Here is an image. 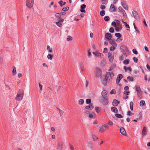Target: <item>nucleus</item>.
<instances>
[{
    "instance_id": "obj_1",
    "label": "nucleus",
    "mask_w": 150,
    "mask_h": 150,
    "mask_svg": "<svg viewBox=\"0 0 150 150\" xmlns=\"http://www.w3.org/2000/svg\"><path fill=\"white\" fill-rule=\"evenodd\" d=\"M94 72L95 75V77L96 78H97L101 76L102 74V71L100 68L96 67L95 69Z\"/></svg>"
},
{
    "instance_id": "obj_2",
    "label": "nucleus",
    "mask_w": 150,
    "mask_h": 150,
    "mask_svg": "<svg viewBox=\"0 0 150 150\" xmlns=\"http://www.w3.org/2000/svg\"><path fill=\"white\" fill-rule=\"evenodd\" d=\"M24 93V92L22 91L21 90L19 91L15 98L16 100L18 101L21 100L23 97Z\"/></svg>"
},
{
    "instance_id": "obj_3",
    "label": "nucleus",
    "mask_w": 150,
    "mask_h": 150,
    "mask_svg": "<svg viewBox=\"0 0 150 150\" xmlns=\"http://www.w3.org/2000/svg\"><path fill=\"white\" fill-rule=\"evenodd\" d=\"M33 0H26V4L27 7L29 8H32L33 5Z\"/></svg>"
},
{
    "instance_id": "obj_4",
    "label": "nucleus",
    "mask_w": 150,
    "mask_h": 150,
    "mask_svg": "<svg viewBox=\"0 0 150 150\" xmlns=\"http://www.w3.org/2000/svg\"><path fill=\"white\" fill-rule=\"evenodd\" d=\"M108 55L109 61L111 62H112L114 58L113 53L112 52H109Z\"/></svg>"
},
{
    "instance_id": "obj_5",
    "label": "nucleus",
    "mask_w": 150,
    "mask_h": 150,
    "mask_svg": "<svg viewBox=\"0 0 150 150\" xmlns=\"http://www.w3.org/2000/svg\"><path fill=\"white\" fill-rule=\"evenodd\" d=\"M118 11L119 12H121L122 13L123 15V16L124 17H127V14L125 13V10H124L122 7L121 6H120L118 7Z\"/></svg>"
},
{
    "instance_id": "obj_6",
    "label": "nucleus",
    "mask_w": 150,
    "mask_h": 150,
    "mask_svg": "<svg viewBox=\"0 0 150 150\" xmlns=\"http://www.w3.org/2000/svg\"><path fill=\"white\" fill-rule=\"evenodd\" d=\"M111 74L110 72H107L106 74L105 79L108 82L111 81L112 79Z\"/></svg>"
},
{
    "instance_id": "obj_7",
    "label": "nucleus",
    "mask_w": 150,
    "mask_h": 150,
    "mask_svg": "<svg viewBox=\"0 0 150 150\" xmlns=\"http://www.w3.org/2000/svg\"><path fill=\"white\" fill-rule=\"evenodd\" d=\"M64 21V20L62 18L60 19L59 21L56 23L57 25L59 27H62V23Z\"/></svg>"
},
{
    "instance_id": "obj_8",
    "label": "nucleus",
    "mask_w": 150,
    "mask_h": 150,
    "mask_svg": "<svg viewBox=\"0 0 150 150\" xmlns=\"http://www.w3.org/2000/svg\"><path fill=\"white\" fill-rule=\"evenodd\" d=\"M93 54L98 57L102 58L103 56V55L102 53H100L97 52H93Z\"/></svg>"
},
{
    "instance_id": "obj_9",
    "label": "nucleus",
    "mask_w": 150,
    "mask_h": 150,
    "mask_svg": "<svg viewBox=\"0 0 150 150\" xmlns=\"http://www.w3.org/2000/svg\"><path fill=\"white\" fill-rule=\"evenodd\" d=\"M147 133L146 128L145 126H144L142 131V134L143 136H145L146 135Z\"/></svg>"
},
{
    "instance_id": "obj_10",
    "label": "nucleus",
    "mask_w": 150,
    "mask_h": 150,
    "mask_svg": "<svg viewBox=\"0 0 150 150\" xmlns=\"http://www.w3.org/2000/svg\"><path fill=\"white\" fill-rule=\"evenodd\" d=\"M132 14L133 16L135 19L137 20H139V19L138 13L136 11H133Z\"/></svg>"
},
{
    "instance_id": "obj_11",
    "label": "nucleus",
    "mask_w": 150,
    "mask_h": 150,
    "mask_svg": "<svg viewBox=\"0 0 150 150\" xmlns=\"http://www.w3.org/2000/svg\"><path fill=\"white\" fill-rule=\"evenodd\" d=\"M123 76L121 74H119L116 79V83L118 84L120 82L121 79L122 78Z\"/></svg>"
},
{
    "instance_id": "obj_12",
    "label": "nucleus",
    "mask_w": 150,
    "mask_h": 150,
    "mask_svg": "<svg viewBox=\"0 0 150 150\" xmlns=\"http://www.w3.org/2000/svg\"><path fill=\"white\" fill-rule=\"evenodd\" d=\"M108 126L107 125H103L100 127V131L102 132L105 131L106 128H108Z\"/></svg>"
},
{
    "instance_id": "obj_13",
    "label": "nucleus",
    "mask_w": 150,
    "mask_h": 150,
    "mask_svg": "<svg viewBox=\"0 0 150 150\" xmlns=\"http://www.w3.org/2000/svg\"><path fill=\"white\" fill-rule=\"evenodd\" d=\"M105 38L108 40H111L112 38L111 34L110 33H107L105 35Z\"/></svg>"
},
{
    "instance_id": "obj_14",
    "label": "nucleus",
    "mask_w": 150,
    "mask_h": 150,
    "mask_svg": "<svg viewBox=\"0 0 150 150\" xmlns=\"http://www.w3.org/2000/svg\"><path fill=\"white\" fill-rule=\"evenodd\" d=\"M120 133L122 134L124 136H126L127 134L126 132L123 127H121L120 128Z\"/></svg>"
},
{
    "instance_id": "obj_15",
    "label": "nucleus",
    "mask_w": 150,
    "mask_h": 150,
    "mask_svg": "<svg viewBox=\"0 0 150 150\" xmlns=\"http://www.w3.org/2000/svg\"><path fill=\"white\" fill-rule=\"evenodd\" d=\"M107 92L105 90H104L102 92V95L104 98H108L107 96Z\"/></svg>"
},
{
    "instance_id": "obj_16",
    "label": "nucleus",
    "mask_w": 150,
    "mask_h": 150,
    "mask_svg": "<svg viewBox=\"0 0 150 150\" xmlns=\"http://www.w3.org/2000/svg\"><path fill=\"white\" fill-rule=\"evenodd\" d=\"M115 28L116 30L117 31L121 30L122 28V25H116Z\"/></svg>"
},
{
    "instance_id": "obj_17",
    "label": "nucleus",
    "mask_w": 150,
    "mask_h": 150,
    "mask_svg": "<svg viewBox=\"0 0 150 150\" xmlns=\"http://www.w3.org/2000/svg\"><path fill=\"white\" fill-rule=\"evenodd\" d=\"M109 43L112 46H117V43L115 42V41L113 40H110L109 42Z\"/></svg>"
},
{
    "instance_id": "obj_18",
    "label": "nucleus",
    "mask_w": 150,
    "mask_h": 150,
    "mask_svg": "<svg viewBox=\"0 0 150 150\" xmlns=\"http://www.w3.org/2000/svg\"><path fill=\"white\" fill-rule=\"evenodd\" d=\"M94 108V106L92 103H90L89 105L86 106L85 108L87 109L92 110Z\"/></svg>"
},
{
    "instance_id": "obj_19",
    "label": "nucleus",
    "mask_w": 150,
    "mask_h": 150,
    "mask_svg": "<svg viewBox=\"0 0 150 150\" xmlns=\"http://www.w3.org/2000/svg\"><path fill=\"white\" fill-rule=\"evenodd\" d=\"M119 104V103L118 102V101L115 100L114 99L113 100V102H112V104L114 106H117Z\"/></svg>"
},
{
    "instance_id": "obj_20",
    "label": "nucleus",
    "mask_w": 150,
    "mask_h": 150,
    "mask_svg": "<svg viewBox=\"0 0 150 150\" xmlns=\"http://www.w3.org/2000/svg\"><path fill=\"white\" fill-rule=\"evenodd\" d=\"M80 67L81 71H83L84 68V63L83 62H81L80 63Z\"/></svg>"
},
{
    "instance_id": "obj_21",
    "label": "nucleus",
    "mask_w": 150,
    "mask_h": 150,
    "mask_svg": "<svg viewBox=\"0 0 150 150\" xmlns=\"http://www.w3.org/2000/svg\"><path fill=\"white\" fill-rule=\"evenodd\" d=\"M63 144L62 143H59L58 144L57 146V149L58 150H61L62 148Z\"/></svg>"
},
{
    "instance_id": "obj_22",
    "label": "nucleus",
    "mask_w": 150,
    "mask_h": 150,
    "mask_svg": "<svg viewBox=\"0 0 150 150\" xmlns=\"http://www.w3.org/2000/svg\"><path fill=\"white\" fill-rule=\"evenodd\" d=\"M110 8L112 9L111 10V12H115L116 11L115 6L113 4H111Z\"/></svg>"
},
{
    "instance_id": "obj_23",
    "label": "nucleus",
    "mask_w": 150,
    "mask_h": 150,
    "mask_svg": "<svg viewBox=\"0 0 150 150\" xmlns=\"http://www.w3.org/2000/svg\"><path fill=\"white\" fill-rule=\"evenodd\" d=\"M47 49L49 52L52 53V49L50 48L49 45H47Z\"/></svg>"
},
{
    "instance_id": "obj_24",
    "label": "nucleus",
    "mask_w": 150,
    "mask_h": 150,
    "mask_svg": "<svg viewBox=\"0 0 150 150\" xmlns=\"http://www.w3.org/2000/svg\"><path fill=\"white\" fill-rule=\"evenodd\" d=\"M104 100L103 101V103L104 105H107L108 103V98H104Z\"/></svg>"
},
{
    "instance_id": "obj_25",
    "label": "nucleus",
    "mask_w": 150,
    "mask_h": 150,
    "mask_svg": "<svg viewBox=\"0 0 150 150\" xmlns=\"http://www.w3.org/2000/svg\"><path fill=\"white\" fill-rule=\"evenodd\" d=\"M96 116V114L94 113H92L91 114H90L88 116V117L91 118H94Z\"/></svg>"
},
{
    "instance_id": "obj_26",
    "label": "nucleus",
    "mask_w": 150,
    "mask_h": 150,
    "mask_svg": "<svg viewBox=\"0 0 150 150\" xmlns=\"http://www.w3.org/2000/svg\"><path fill=\"white\" fill-rule=\"evenodd\" d=\"M84 115L86 117H88L90 114V112L88 110H86L83 112Z\"/></svg>"
},
{
    "instance_id": "obj_27",
    "label": "nucleus",
    "mask_w": 150,
    "mask_h": 150,
    "mask_svg": "<svg viewBox=\"0 0 150 150\" xmlns=\"http://www.w3.org/2000/svg\"><path fill=\"white\" fill-rule=\"evenodd\" d=\"M111 110L112 111L114 112L115 113H117L118 112V110L117 108L115 107H113L111 108Z\"/></svg>"
},
{
    "instance_id": "obj_28",
    "label": "nucleus",
    "mask_w": 150,
    "mask_h": 150,
    "mask_svg": "<svg viewBox=\"0 0 150 150\" xmlns=\"http://www.w3.org/2000/svg\"><path fill=\"white\" fill-rule=\"evenodd\" d=\"M13 69L12 70V73L14 75H15L16 74V67L14 66H13Z\"/></svg>"
},
{
    "instance_id": "obj_29",
    "label": "nucleus",
    "mask_w": 150,
    "mask_h": 150,
    "mask_svg": "<svg viewBox=\"0 0 150 150\" xmlns=\"http://www.w3.org/2000/svg\"><path fill=\"white\" fill-rule=\"evenodd\" d=\"M136 90L137 91V93H139V92H141V90L140 88V87L139 86H136Z\"/></svg>"
},
{
    "instance_id": "obj_30",
    "label": "nucleus",
    "mask_w": 150,
    "mask_h": 150,
    "mask_svg": "<svg viewBox=\"0 0 150 150\" xmlns=\"http://www.w3.org/2000/svg\"><path fill=\"white\" fill-rule=\"evenodd\" d=\"M130 108L131 110H133V103L132 102H130L129 103Z\"/></svg>"
},
{
    "instance_id": "obj_31",
    "label": "nucleus",
    "mask_w": 150,
    "mask_h": 150,
    "mask_svg": "<svg viewBox=\"0 0 150 150\" xmlns=\"http://www.w3.org/2000/svg\"><path fill=\"white\" fill-rule=\"evenodd\" d=\"M124 68L126 72L127 70L129 71H132L130 67H126L125 66H124Z\"/></svg>"
},
{
    "instance_id": "obj_32",
    "label": "nucleus",
    "mask_w": 150,
    "mask_h": 150,
    "mask_svg": "<svg viewBox=\"0 0 150 150\" xmlns=\"http://www.w3.org/2000/svg\"><path fill=\"white\" fill-rule=\"evenodd\" d=\"M61 14L62 13H57L55 15V16L56 17L58 18H59V19L60 20V19H61L60 18V16L61 15Z\"/></svg>"
},
{
    "instance_id": "obj_33",
    "label": "nucleus",
    "mask_w": 150,
    "mask_h": 150,
    "mask_svg": "<svg viewBox=\"0 0 150 150\" xmlns=\"http://www.w3.org/2000/svg\"><path fill=\"white\" fill-rule=\"evenodd\" d=\"M53 57V55L50 54H49L47 56V58L48 59L52 60Z\"/></svg>"
},
{
    "instance_id": "obj_34",
    "label": "nucleus",
    "mask_w": 150,
    "mask_h": 150,
    "mask_svg": "<svg viewBox=\"0 0 150 150\" xmlns=\"http://www.w3.org/2000/svg\"><path fill=\"white\" fill-rule=\"evenodd\" d=\"M57 109L59 110V112L60 116H62L63 115V114L64 112V111L58 108H57Z\"/></svg>"
},
{
    "instance_id": "obj_35",
    "label": "nucleus",
    "mask_w": 150,
    "mask_h": 150,
    "mask_svg": "<svg viewBox=\"0 0 150 150\" xmlns=\"http://www.w3.org/2000/svg\"><path fill=\"white\" fill-rule=\"evenodd\" d=\"M140 106L141 107L145 105V103L144 101L142 100L140 102Z\"/></svg>"
},
{
    "instance_id": "obj_36",
    "label": "nucleus",
    "mask_w": 150,
    "mask_h": 150,
    "mask_svg": "<svg viewBox=\"0 0 150 150\" xmlns=\"http://www.w3.org/2000/svg\"><path fill=\"white\" fill-rule=\"evenodd\" d=\"M133 78L132 77L129 76L127 77V80L129 81H133Z\"/></svg>"
},
{
    "instance_id": "obj_37",
    "label": "nucleus",
    "mask_w": 150,
    "mask_h": 150,
    "mask_svg": "<svg viewBox=\"0 0 150 150\" xmlns=\"http://www.w3.org/2000/svg\"><path fill=\"white\" fill-rule=\"evenodd\" d=\"M84 103V100L83 99H81L79 100V103L80 105H82Z\"/></svg>"
},
{
    "instance_id": "obj_38",
    "label": "nucleus",
    "mask_w": 150,
    "mask_h": 150,
    "mask_svg": "<svg viewBox=\"0 0 150 150\" xmlns=\"http://www.w3.org/2000/svg\"><path fill=\"white\" fill-rule=\"evenodd\" d=\"M138 97L140 99L142 98V94L141 91L139 92V93L137 92V93Z\"/></svg>"
},
{
    "instance_id": "obj_39",
    "label": "nucleus",
    "mask_w": 150,
    "mask_h": 150,
    "mask_svg": "<svg viewBox=\"0 0 150 150\" xmlns=\"http://www.w3.org/2000/svg\"><path fill=\"white\" fill-rule=\"evenodd\" d=\"M122 22L124 24L126 28H129V25L127 24V23L124 21H122Z\"/></svg>"
},
{
    "instance_id": "obj_40",
    "label": "nucleus",
    "mask_w": 150,
    "mask_h": 150,
    "mask_svg": "<svg viewBox=\"0 0 150 150\" xmlns=\"http://www.w3.org/2000/svg\"><path fill=\"white\" fill-rule=\"evenodd\" d=\"M105 11L104 10H102L100 11V14L101 16H103L105 14Z\"/></svg>"
},
{
    "instance_id": "obj_41",
    "label": "nucleus",
    "mask_w": 150,
    "mask_h": 150,
    "mask_svg": "<svg viewBox=\"0 0 150 150\" xmlns=\"http://www.w3.org/2000/svg\"><path fill=\"white\" fill-rule=\"evenodd\" d=\"M117 46H112L110 48V51H114L116 48Z\"/></svg>"
},
{
    "instance_id": "obj_42",
    "label": "nucleus",
    "mask_w": 150,
    "mask_h": 150,
    "mask_svg": "<svg viewBox=\"0 0 150 150\" xmlns=\"http://www.w3.org/2000/svg\"><path fill=\"white\" fill-rule=\"evenodd\" d=\"M129 59H126L123 61V63L125 64H127L129 63Z\"/></svg>"
},
{
    "instance_id": "obj_43",
    "label": "nucleus",
    "mask_w": 150,
    "mask_h": 150,
    "mask_svg": "<svg viewBox=\"0 0 150 150\" xmlns=\"http://www.w3.org/2000/svg\"><path fill=\"white\" fill-rule=\"evenodd\" d=\"M122 6L126 10H128V8L127 6L125 4H122Z\"/></svg>"
},
{
    "instance_id": "obj_44",
    "label": "nucleus",
    "mask_w": 150,
    "mask_h": 150,
    "mask_svg": "<svg viewBox=\"0 0 150 150\" xmlns=\"http://www.w3.org/2000/svg\"><path fill=\"white\" fill-rule=\"evenodd\" d=\"M67 40L68 41H71L72 40V37L70 36H69L68 37V38H67Z\"/></svg>"
},
{
    "instance_id": "obj_45",
    "label": "nucleus",
    "mask_w": 150,
    "mask_h": 150,
    "mask_svg": "<svg viewBox=\"0 0 150 150\" xmlns=\"http://www.w3.org/2000/svg\"><path fill=\"white\" fill-rule=\"evenodd\" d=\"M100 108L98 107H96L95 108V110L96 112L98 113L100 112Z\"/></svg>"
},
{
    "instance_id": "obj_46",
    "label": "nucleus",
    "mask_w": 150,
    "mask_h": 150,
    "mask_svg": "<svg viewBox=\"0 0 150 150\" xmlns=\"http://www.w3.org/2000/svg\"><path fill=\"white\" fill-rule=\"evenodd\" d=\"M115 116L119 118H122V115L119 114H116L115 115Z\"/></svg>"
},
{
    "instance_id": "obj_47",
    "label": "nucleus",
    "mask_w": 150,
    "mask_h": 150,
    "mask_svg": "<svg viewBox=\"0 0 150 150\" xmlns=\"http://www.w3.org/2000/svg\"><path fill=\"white\" fill-rule=\"evenodd\" d=\"M115 36L117 37L118 38H120L121 37V35L120 33H116L115 34Z\"/></svg>"
},
{
    "instance_id": "obj_48",
    "label": "nucleus",
    "mask_w": 150,
    "mask_h": 150,
    "mask_svg": "<svg viewBox=\"0 0 150 150\" xmlns=\"http://www.w3.org/2000/svg\"><path fill=\"white\" fill-rule=\"evenodd\" d=\"M109 32L110 33H113L114 32V29L113 27H111L109 29Z\"/></svg>"
},
{
    "instance_id": "obj_49",
    "label": "nucleus",
    "mask_w": 150,
    "mask_h": 150,
    "mask_svg": "<svg viewBox=\"0 0 150 150\" xmlns=\"http://www.w3.org/2000/svg\"><path fill=\"white\" fill-rule=\"evenodd\" d=\"M104 19L106 21H108L110 19V18L108 16H106L104 18Z\"/></svg>"
},
{
    "instance_id": "obj_50",
    "label": "nucleus",
    "mask_w": 150,
    "mask_h": 150,
    "mask_svg": "<svg viewBox=\"0 0 150 150\" xmlns=\"http://www.w3.org/2000/svg\"><path fill=\"white\" fill-rule=\"evenodd\" d=\"M92 137L95 141H96L98 139V138L95 135H93L92 136Z\"/></svg>"
},
{
    "instance_id": "obj_51",
    "label": "nucleus",
    "mask_w": 150,
    "mask_h": 150,
    "mask_svg": "<svg viewBox=\"0 0 150 150\" xmlns=\"http://www.w3.org/2000/svg\"><path fill=\"white\" fill-rule=\"evenodd\" d=\"M108 82L106 79L105 80H103L102 81L103 83L105 85H106L107 84V83Z\"/></svg>"
},
{
    "instance_id": "obj_52",
    "label": "nucleus",
    "mask_w": 150,
    "mask_h": 150,
    "mask_svg": "<svg viewBox=\"0 0 150 150\" xmlns=\"http://www.w3.org/2000/svg\"><path fill=\"white\" fill-rule=\"evenodd\" d=\"M133 52L135 54H137L138 52L135 49H134L132 50Z\"/></svg>"
},
{
    "instance_id": "obj_53",
    "label": "nucleus",
    "mask_w": 150,
    "mask_h": 150,
    "mask_svg": "<svg viewBox=\"0 0 150 150\" xmlns=\"http://www.w3.org/2000/svg\"><path fill=\"white\" fill-rule=\"evenodd\" d=\"M115 93H116V91H115V90L114 89H113L110 92V93L111 94H115Z\"/></svg>"
},
{
    "instance_id": "obj_54",
    "label": "nucleus",
    "mask_w": 150,
    "mask_h": 150,
    "mask_svg": "<svg viewBox=\"0 0 150 150\" xmlns=\"http://www.w3.org/2000/svg\"><path fill=\"white\" fill-rule=\"evenodd\" d=\"M69 9V7H66L63 8L62 9V10L64 11H66L67 10H68Z\"/></svg>"
},
{
    "instance_id": "obj_55",
    "label": "nucleus",
    "mask_w": 150,
    "mask_h": 150,
    "mask_svg": "<svg viewBox=\"0 0 150 150\" xmlns=\"http://www.w3.org/2000/svg\"><path fill=\"white\" fill-rule=\"evenodd\" d=\"M86 103L87 104H90L91 102V100L89 99H88L86 100Z\"/></svg>"
},
{
    "instance_id": "obj_56",
    "label": "nucleus",
    "mask_w": 150,
    "mask_h": 150,
    "mask_svg": "<svg viewBox=\"0 0 150 150\" xmlns=\"http://www.w3.org/2000/svg\"><path fill=\"white\" fill-rule=\"evenodd\" d=\"M133 114V113H132L130 111H128L127 115L128 116H131Z\"/></svg>"
},
{
    "instance_id": "obj_57",
    "label": "nucleus",
    "mask_w": 150,
    "mask_h": 150,
    "mask_svg": "<svg viewBox=\"0 0 150 150\" xmlns=\"http://www.w3.org/2000/svg\"><path fill=\"white\" fill-rule=\"evenodd\" d=\"M115 21L116 25H121L120 23V22L118 20H115Z\"/></svg>"
},
{
    "instance_id": "obj_58",
    "label": "nucleus",
    "mask_w": 150,
    "mask_h": 150,
    "mask_svg": "<svg viewBox=\"0 0 150 150\" xmlns=\"http://www.w3.org/2000/svg\"><path fill=\"white\" fill-rule=\"evenodd\" d=\"M133 60L134 62L136 63L137 62V61H138V59L135 57H133Z\"/></svg>"
},
{
    "instance_id": "obj_59",
    "label": "nucleus",
    "mask_w": 150,
    "mask_h": 150,
    "mask_svg": "<svg viewBox=\"0 0 150 150\" xmlns=\"http://www.w3.org/2000/svg\"><path fill=\"white\" fill-rule=\"evenodd\" d=\"M86 5L84 4H83L81 6V9H83L86 8Z\"/></svg>"
},
{
    "instance_id": "obj_60",
    "label": "nucleus",
    "mask_w": 150,
    "mask_h": 150,
    "mask_svg": "<svg viewBox=\"0 0 150 150\" xmlns=\"http://www.w3.org/2000/svg\"><path fill=\"white\" fill-rule=\"evenodd\" d=\"M108 124L110 125H112L113 124V123L111 120H109L108 123Z\"/></svg>"
},
{
    "instance_id": "obj_61",
    "label": "nucleus",
    "mask_w": 150,
    "mask_h": 150,
    "mask_svg": "<svg viewBox=\"0 0 150 150\" xmlns=\"http://www.w3.org/2000/svg\"><path fill=\"white\" fill-rule=\"evenodd\" d=\"M119 59L120 60L122 61L123 60V56L122 54H121L119 57Z\"/></svg>"
},
{
    "instance_id": "obj_62",
    "label": "nucleus",
    "mask_w": 150,
    "mask_h": 150,
    "mask_svg": "<svg viewBox=\"0 0 150 150\" xmlns=\"http://www.w3.org/2000/svg\"><path fill=\"white\" fill-rule=\"evenodd\" d=\"M100 7L101 9L103 10L105 9V6L102 5L100 6Z\"/></svg>"
},
{
    "instance_id": "obj_63",
    "label": "nucleus",
    "mask_w": 150,
    "mask_h": 150,
    "mask_svg": "<svg viewBox=\"0 0 150 150\" xmlns=\"http://www.w3.org/2000/svg\"><path fill=\"white\" fill-rule=\"evenodd\" d=\"M112 25L114 26V27H115H115L116 26V22H115H115H114V21H113L112 22Z\"/></svg>"
},
{
    "instance_id": "obj_64",
    "label": "nucleus",
    "mask_w": 150,
    "mask_h": 150,
    "mask_svg": "<svg viewBox=\"0 0 150 150\" xmlns=\"http://www.w3.org/2000/svg\"><path fill=\"white\" fill-rule=\"evenodd\" d=\"M129 91H124V92L123 94H125L126 95H129Z\"/></svg>"
}]
</instances>
